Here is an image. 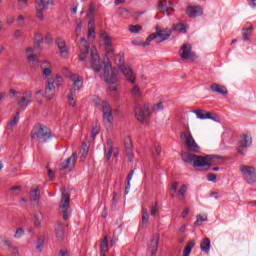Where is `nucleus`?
<instances>
[{"instance_id":"obj_29","label":"nucleus","mask_w":256,"mask_h":256,"mask_svg":"<svg viewBox=\"0 0 256 256\" xmlns=\"http://www.w3.org/2000/svg\"><path fill=\"white\" fill-rule=\"evenodd\" d=\"M211 91H213V93H218L219 95H227V93H229L227 91V87L214 83L210 86Z\"/></svg>"},{"instance_id":"obj_24","label":"nucleus","mask_w":256,"mask_h":256,"mask_svg":"<svg viewBox=\"0 0 256 256\" xmlns=\"http://www.w3.org/2000/svg\"><path fill=\"white\" fill-rule=\"evenodd\" d=\"M186 13L188 17H201L203 15V9L200 6H188Z\"/></svg>"},{"instance_id":"obj_4","label":"nucleus","mask_w":256,"mask_h":256,"mask_svg":"<svg viewBox=\"0 0 256 256\" xmlns=\"http://www.w3.org/2000/svg\"><path fill=\"white\" fill-rule=\"evenodd\" d=\"M30 137L31 139H38L41 143H47V140L51 139V130L47 126L36 125L32 129Z\"/></svg>"},{"instance_id":"obj_43","label":"nucleus","mask_w":256,"mask_h":256,"mask_svg":"<svg viewBox=\"0 0 256 256\" xmlns=\"http://www.w3.org/2000/svg\"><path fill=\"white\" fill-rule=\"evenodd\" d=\"M41 219H42L41 213H36L34 215V227H41Z\"/></svg>"},{"instance_id":"obj_8","label":"nucleus","mask_w":256,"mask_h":256,"mask_svg":"<svg viewBox=\"0 0 256 256\" xmlns=\"http://www.w3.org/2000/svg\"><path fill=\"white\" fill-rule=\"evenodd\" d=\"M49 5H53V0H36V17L39 21L45 19V12L49 9Z\"/></svg>"},{"instance_id":"obj_56","label":"nucleus","mask_w":256,"mask_h":256,"mask_svg":"<svg viewBox=\"0 0 256 256\" xmlns=\"http://www.w3.org/2000/svg\"><path fill=\"white\" fill-rule=\"evenodd\" d=\"M27 61L29 63H35L37 61V55L35 54H30L27 56Z\"/></svg>"},{"instance_id":"obj_6","label":"nucleus","mask_w":256,"mask_h":256,"mask_svg":"<svg viewBox=\"0 0 256 256\" xmlns=\"http://www.w3.org/2000/svg\"><path fill=\"white\" fill-rule=\"evenodd\" d=\"M119 70L111 67V62L104 63V79L108 84H115L119 81Z\"/></svg>"},{"instance_id":"obj_31","label":"nucleus","mask_w":256,"mask_h":256,"mask_svg":"<svg viewBox=\"0 0 256 256\" xmlns=\"http://www.w3.org/2000/svg\"><path fill=\"white\" fill-rule=\"evenodd\" d=\"M200 249L203 253H209L211 251V239L204 238L200 243Z\"/></svg>"},{"instance_id":"obj_25","label":"nucleus","mask_w":256,"mask_h":256,"mask_svg":"<svg viewBox=\"0 0 256 256\" xmlns=\"http://www.w3.org/2000/svg\"><path fill=\"white\" fill-rule=\"evenodd\" d=\"M192 113L196 115L197 119H201V120L211 119L212 121H215V118H213L212 116L213 114L203 109L193 110Z\"/></svg>"},{"instance_id":"obj_46","label":"nucleus","mask_w":256,"mask_h":256,"mask_svg":"<svg viewBox=\"0 0 256 256\" xmlns=\"http://www.w3.org/2000/svg\"><path fill=\"white\" fill-rule=\"evenodd\" d=\"M25 235V229L23 228H17L15 234H14V239H21Z\"/></svg>"},{"instance_id":"obj_54","label":"nucleus","mask_w":256,"mask_h":256,"mask_svg":"<svg viewBox=\"0 0 256 256\" xmlns=\"http://www.w3.org/2000/svg\"><path fill=\"white\" fill-rule=\"evenodd\" d=\"M163 102H159L153 106V111H163Z\"/></svg>"},{"instance_id":"obj_13","label":"nucleus","mask_w":256,"mask_h":256,"mask_svg":"<svg viewBox=\"0 0 256 256\" xmlns=\"http://www.w3.org/2000/svg\"><path fill=\"white\" fill-rule=\"evenodd\" d=\"M70 203H71V196L69 195V193H63L62 199L60 201V209H63L62 215H63L64 221H67V219H69V211H67V209H69Z\"/></svg>"},{"instance_id":"obj_47","label":"nucleus","mask_w":256,"mask_h":256,"mask_svg":"<svg viewBox=\"0 0 256 256\" xmlns=\"http://www.w3.org/2000/svg\"><path fill=\"white\" fill-rule=\"evenodd\" d=\"M89 154V151H88V147H87V144L83 143L82 144V147L80 149V155L82 157H87V155Z\"/></svg>"},{"instance_id":"obj_34","label":"nucleus","mask_w":256,"mask_h":256,"mask_svg":"<svg viewBox=\"0 0 256 256\" xmlns=\"http://www.w3.org/2000/svg\"><path fill=\"white\" fill-rule=\"evenodd\" d=\"M55 234H56V237L58 239V241H63V237H64V232H63V224L61 223H57L55 225Z\"/></svg>"},{"instance_id":"obj_5","label":"nucleus","mask_w":256,"mask_h":256,"mask_svg":"<svg viewBox=\"0 0 256 256\" xmlns=\"http://www.w3.org/2000/svg\"><path fill=\"white\" fill-rule=\"evenodd\" d=\"M241 175L248 185H256V169L253 166L241 164Z\"/></svg>"},{"instance_id":"obj_26","label":"nucleus","mask_w":256,"mask_h":256,"mask_svg":"<svg viewBox=\"0 0 256 256\" xmlns=\"http://www.w3.org/2000/svg\"><path fill=\"white\" fill-rule=\"evenodd\" d=\"M104 153L106 161H110L113 155V140L107 139L106 144L104 145Z\"/></svg>"},{"instance_id":"obj_53","label":"nucleus","mask_w":256,"mask_h":256,"mask_svg":"<svg viewBox=\"0 0 256 256\" xmlns=\"http://www.w3.org/2000/svg\"><path fill=\"white\" fill-rule=\"evenodd\" d=\"M124 147H125V150L131 149L132 145H131V138L130 137L125 138Z\"/></svg>"},{"instance_id":"obj_18","label":"nucleus","mask_w":256,"mask_h":256,"mask_svg":"<svg viewBox=\"0 0 256 256\" xmlns=\"http://www.w3.org/2000/svg\"><path fill=\"white\" fill-rule=\"evenodd\" d=\"M89 55V44L85 38L80 39V54L78 56V60L83 61L87 59Z\"/></svg>"},{"instance_id":"obj_3","label":"nucleus","mask_w":256,"mask_h":256,"mask_svg":"<svg viewBox=\"0 0 256 256\" xmlns=\"http://www.w3.org/2000/svg\"><path fill=\"white\" fill-rule=\"evenodd\" d=\"M171 35H173V30L169 28L161 29V27L156 26V33L149 35L146 38V42L140 43V46L147 47V45H150L151 41H154V39L158 37H160L161 40L157 43H163V41H167V39H169Z\"/></svg>"},{"instance_id":"obj_49","label":"nucleus","mask_w":256,"mask_h":256,"mask_svg":"<svg viewBox=\"0 0 256 256\" xmlns=\"http://www.w3.org/2000/svg\"><path fill=\"white\" fill-rule=\"evenodd\" d=\"M157 210H158L157 202H154L151 207L150 215H152V217H157Z\"/></svg>"},{"instance_id":"obj_45","label":"nucleus","mask_w":256,"mask_h":256,"mask_svg":"<svg viewBox=\"0 0 256 256\" xmlns=\"http://www.w3.org/2000/svg\"><path fill=\"white\" fill-rule=\"evenodd\" d=\"M141 29H143V27L139 24L129 26L130 33H139V31H141Z\"/></svg>"},{"instance_id":"obj_33","label":"nucleus","mask_w":256,"mask_h":256,"mask_svg":"<svg viewBox=\"0 0 256 256\" xmlns=\"http://www.w3.org/2000/svg\"><path fill=\"white\" fill-rule=\"evenodd\" d=\"M108 252H109V237L104 236L100 244V253H104L107 255Z\"/></svg>"},{"instance_id":"obj_21","label":"nucleus","mask_w":256,"mask_h":256,"mask_svg":"<svg viewBox=\"0 0 256 256\" xmlns=\"http://www.w3.org/2000/svg\"><path fill=\"white\" fill-rule=\"evenodd\" d=\"M56 45L60 51L61 57L63 59H67V57H69V50H67V44L65 43V40L62 38H57Z\"/></svg>"},{"instance_id":"obj_16","label":"nucleus","mask_w":256,"mask_h":256,"mask_svg":"<svg viewBox=\"0 0 256 256\" xmlns=\"http://www.w3.org/2000/svg\"><path fill=\"white\" fill-rule=\"evenodd\" d=\"M252 143H253V140H252L251 136H249V134H242L240 141H239L238 153L240 155H245V153L241 149L251 147Z\"/></svg>"},{"instance_id":"obj_12","label":"nucleus","mask_w":256,"mask_h":256,"mask_svg":"<svg viewBox=\"0 0 256 256\" xmlns=\"http://www.w3.org/2000/svg\"><path fill=\"white\" fill-rule=\"evenodd\" d=\"M90 65L95 73H100L103 69V64L101 63V58L97 54V50H92L90 54Z\"/></svg>"},{"instance_id":"obj_23","label":"nucleus","mask_w":256,"mask_h":256,"mask_svg":"<svg viewBox=\"0 0 256 256\" xmlns=\"http://www.w3.org/2000/svg\"><path fill=\"white\" fill-rule=\"evenodd\" d=\"M41 199V191L39 188H34L30 191V203L34 207H37L39 205V200Z\"/></svg>"},{"instance_id":"obj_40","label":"nucleus","mask_w":256,"mask_h":256,"mask_svg":"<svg viewBox=\"0 0 256 256\" xmlns=\"http://www.w3.org/2000/svg\"><path fill=\"white\" fill-rule=\"evenodd\" d=\"M95 35V22L93 20H90L88 22V39H91Z\"/></svg>"},{"instance_id":"obj_48","label":"nucleus","mask_w":256,"mask_h":256,"mask_svg":"<svg viewBox=\"0 0 256 256\" xmlns=\"http://www.w3.org/2000/svg\"><path fill=\"white\" fill-rule=\"evenodd\" d=\"M44 245H45V241L43 239L39 238L37 245H36V251H39V253H41L43 251Z\"/></svg>"},{"instance_id":"obj_63","label":"nucleus","mask_w":256,"mask_h":256,"mask_svg":"<svg viewBox=\"0 0 256 256\" xmlns=\"http://www.w3.org/2000/svg\"><path fill=\"white\" fill-rule=\"evenodd\" d=\"M68 102L75 100V90H70V94L67 97Z\"/></svg>"},{"instance_id":"obj_11","label":"nucleus","mask_w":256,"mask_h":256,"mask_svg":"<svg viewBox=\"0 0 256 256\" xmlns=\"http://www.w3.org/2000/svg\"><path fill=\"white\" fill-rule=\"evenodd\" d=\"M75 165H77V152L72 153V155L66 159L64 162L60 163L58 165V168L60 171H73L75 168Z\"/></svg>"},{"instance_id":"obj_52","label":"nucleus","mask_w":256,"mask_h":256,"mask_svg":"<svg viewBox=\"0 0 256 256\" xmlns=\"http://www.w3.org/2000/svg\"><path fill=\"white\" fill-rule=\"evenodd\" d=\"M207 179L211 183H217V174L210 173L208 174Z\"/></svg>"},{"instance_id":"obj_60","label":"nucleus","mask_w":256,"mask_h":256,"mask_svg":"<svg viewBox=\"0 0 256 256\" xmlns=\"http://www.w3.org/2000/svg\"><path fill=\"white\" fill-rule=\"evenodd\" d=\"M126 155L129 161H133V151L131 150V148L126 150Z\"/></svg>"},{"instance_id":"obj_39","label":"nucleus","mask_w":256,"mask_h":256,"mask_svg":"<svg viewBox=\"0 0 256 256\" xmlns=\"http://www.w3.org/2000/svg\"><path fill=\"white\" fill-rule=\"evenodd\" d=\"M186 193H187V185L183 184L177 192L179 201H183V199H185Z\"/></svg>"},{"instance_id":"obj_7","label":"nucleus","mask_w":256,"mask_h":256,"mask_svg":"<svg viewBox=\"0 0 256 256\" xmlns=\"http://www.w3.org/2000/svg\"><path fill=\"white\" fill-rule=\"evenodd\" d=\"M180 137L185 139V145L187 146L188 151H191L192 153H201V148L197 142H195V138H193V134H191L189 128H187V134L182 132Z\"/></svg>"},{"instance_id":"obj_30","label":"nucleus","mask_w":256,"mask_h":256,"mask_svg":"<svg viewBox=\"0 0 256 256\" xmlns=\"http://www.w3.org/2000/svg\"><path fill=\"white\" fill-rule=\"evenodd\" d=\"M99 39H100L101 43H104L105 47H111V45H112L111 37L109 36V34H107V32L105 30H102L100 32Z\"/></svg>"},{"instance_id":"obj_41","label":"nucleus","mask_w":256,"mask_h":256,"mask_svg":"<svg viewBox=\"0 0 256 256\" xmlns=\"http://www.w3.org/2000/svg\"><path fill=\"white\" fill-rule=\"evenodd\" d=\"M34 44L38 47L43 44V34H41L40 32H36L34 34Z\"/></svg>"},{"instance_id":"obj_42","label":"nucleus","mask_w":256,"mask_h":256,"mask_svg":"<svg viewBox=\"0 0 256 256\" xmlns=\"http://www.w3.org/2000/svg\"><path fill=\"white\" fill-rule=\"evenodd\" d=\"M142 223L145 225L146 223H149V212L147 208L142 209Z\"/></svg>"},{"instance_id":"obj_55","label":"nucleus","mask_w":256,"mask_h":256,"mask_svg":"<svg viewBox=\"0 0 256 256\" xmlns=\"http://www.w3.org/2000/svg\"><path fill=\"white\" fill-rule=\"evenodd\" d=\"M6 23H7V25H13V23H15V16L8 15L6 17Z\"/></svg>"},{"instance_id":"obj_2","label":"nucleus","mask_w":256,"mask_h":256,"mask_svg":"<svg viewBox=\"0 0 256 256\" xmlns=\"http://www.w3.org/2000/svg\"><path fill=\"white\" fill-rule=\"evenodd\" d=\"M94 105L99 107L102 111L103 119L107 121L110 125L113 124V108H111V104L106 100H101V98L94 96L93 98Z\"/></svg>"},{"instance_id":"obj_37","label":"nucleus","mask_w":256,"mask_h":256,"mask_svg":"<svg viewBox=\"0 0 256 256\" xmlns=\"http://www.w3.org/2000/svg\"><path fill=\"white\" fill-rule=\"evenodd\" d=\"M114 62L118 65V68L121 65H125V54L120 52L118 55L115 56Z\"/></svg>"},{"instance_id":"obj_9","label":"nucleus","mask_w":256,"mask_h":256,"mask_svg":"<svg viewBox=\"0 0 256 256\" xmlns=\"http://www.w3.org/2000/svg\"><path fill=\"white\" fill-rule=\"evenodd\" d=\"M118 69L124 75L128 83H131L132 85L137 83V75H135V72H133V69H131L129 64L121 65Z\"/></svg>"},{"instance_id":"obj_51","label":"nucleus","mask_w":256,"mask_h":256,"mask_svg":"<svg viewBox=\"0 0 256 256\" xmlns=\"http://www.w3.org/2000/svg\"><path fill=\"white\" fill-rule=\"evenodd\" d=\"M25 22V17L23 15H19L16 19V25L17 27H21L23 23Z\"/></svg>"},{"instance_id":"obj_50","label":"nucleus","mask_w":256,"mask_h":256,"mask_svg":"<svg viewBox=\"0 0 256 256\" xmlns=\"http://www.w3.org/2000/svg\"><path fill=\"white\" fill-rule=\"evenodd\" d=\"M95 12V4L94 3H92V4H90V6H89V8H88V17L90 18V19H93V13Z\"/></svg>"},{"instance_id":"obj_15","label":"nucleus","mask_w":256,"mask_h":256,"mask_svg":"<svg viewBox=\"0 0 256 256\" xmlns=\"http://www.w3.org/2000/svg\"><path fill=\"white\" fill-rule=\"evenodd\" d=\"M51 91H55V79L54 78H48L46 82V88L44 90L45 99L48 101H51L53 97H55V94L51 93Z\"/></svg>"},{"instance_id":"obj_62","label":"nucleus","mask_w":256,"mask_h":256,"mask_svg":"<svg viewBox=\"0 0 256 256\" xmlns=\"http://www.w3.org/2000/svg\"><path fill=\"white\" fill-rule=\"evenodd\" d=\"M26 55H27V57L29 56V55H34V53H35V48H33V47H28V48H26Z\"/></svg>"},{"instance_id":"obj_61","label":"nucleus","mask_w":256,"mask_h":256,"mask_svg":"<svg viewBox=\"0 0 256 256\" xmlns=\"http://www.w3.org/2000/svg\"><path fill=\"white\" fill-rule=\"evenodd\" d=\"M63 81V78L61 76L57 75L56 76V81H54L56 87H61V82Z\"/></svg>"},{"instance_id":"obj_10","label":"nucleus","mask_w":256,"mask_h":256,"mask_svg":"<svg viewBox=\"0 0 256 256\" xmlns=\"http://www.w3.org/2000/svg\"><path fill=\"white\" fill-rule=\"evenodd\" d=\"M150 116L151 112L149 110V105L145 104L144 107L137 106L135 108V117L140 123H145Z\"/></svg>"},{"instance_id":"obj_22","label":"nucleus","mask_w":256,"mask_h":256,"mask_svg":"<svg viewBox=\"0 0 256 256\" xmlns=\"http://www.w3.org/2000/svg\"><path fill=\"white\" fill-rule=\"evenodd\" d=\"M148 251L151 253V255H155V253L159 251V234H155L150 240Z\"/></svg>"},{"instance_id":"obj_28","label":"nucleus","mask_w":256,"mask_h":256,"mask_svg":"<svg viewBox=\"0 0 256 256\" xmlns=\"http://www.w3.org/2000/svg\"><path fill=\"white\" fill-rule=\"evenodd\" d=\"M19 119H21V112L17 111L12 115V119L8 122L7 128L11 131L15 129V126L19 123Z\"/></svg>"},{"instance_id":"obj_59","label":"nucleus","mask_w":256,"mask_h":256,"mask_svg":"<svg viewBox=\"0 0 256 256\" xmlns=\"http://www.w3.org/2000/svg\"><path fill=\"white\" fill-rule=\"evenodd\" d=\"M45 42H46L48 45H51V44L53 43V35H51V33H48V34L46 35Z\"/></svg>"},{"instance_id":"obj_35","label":"nucleus","mask_w":256,"mask_h":256,"mask_svg":"<svg viewBox=\"0 0 256 256\" xmlns=\"http://www.w3.org/2000/svg\"><path fill=\"white\" fill-rule=\"evenodd\" d=\"M131 96L133 99H141V97H143V92H141V87H139V85L132 87Z\"/></svg>"},{"instance_id":"obj_64","label":"nucleus","mask_w":256,"mask_h":256,"mask_svg":"<svg viewBox=\"0 0 256 256\" xmlns=\"http://www.w3.org/2000/svg\"><path fill=\"white\" fill-rule=\"evenodd\" d=\"M248 5L252 8L255 9L256 7V0H247Z\"/></svg>"},{"instance_id":"obj_32","label":"nucleus","mask_w":256,"mask_h":256,"mask_svg":"<svg viewBox=\"0 0 256 256\" xmlns=\"http://www.w3.org/2000/svg\"><path fill=\"white\" fill-rule=\"evenodd\" d=\"M0 247H5L7 249H15L17 251V247L13 246V242L6 237H0Z\"/></svg>"},{"instance_id":"obj_36","label":"nucleus","mask_w":256,"mask_h":256,"mask_svg":"<svg viewBox=\"0 0 256 256\" xmlns=\"http://www.w3.org/2000/svg\"><path fill=\"white\" fill-rule=\"evenodd\" d=\"M251 35H253V27L242 29L243 41H249L251 39Z\"/></svg>"},{"instance_id":"obj_27","label":"nucleus","mask_w":256,"mask_h":256,"mask_svg":"<svg viewBox=\"0 0 256 256\" xmlns=\"http://www.w3.org/2000/svg\"><path fill=\"white\" fill-rule=\"evenodd\" d=\"M40 67L43 70L42 75L44 79H47V77H49L53 73V69H51V64L47 60L43 61Z\"/></svg>"},{"instance_id":"obj_57","label":"nucleus","mask_w":256,"mask_h":256,"mask_svg":"<svg viewBox=\"0 0 256 256\" xmlns=\"http://www.w3.org/2000/svg\"><path fill=\"white\" fill-rule=\"evenodd\" d=\"M179 186V183L175 182L171 186V197H175V194L177 192V187ZM174 192V193H173Z\"/></svg>"},{"instance_id":"obj_20","label":"nucleus","mask_w":256,"mask_h":256,"mask_svg":"<svg viewBox=\"0 0 256 256\" xmlns=\"http://www.w3.org/2000/svg\"><path fill=\"white\" fill-rule=\"evenodd\" d=\"M70 79L73 83L71 91H74V93L76 91H81V88L83 87V78H81V76H79L78 74H72L70 76Z\"/></svg>"},{"instance_id":"obj_44","label":"nucleus","mask_w":256,"mask_h":256,"mask_svg":"<svg viewBox=\"0 0 256 256\" xmlns=\"http://www.w3.org/2000/svg\"><path fill=\"white\" fill-rule=\"evenodd\" d=\"M196 218L197 221L194 222V227H199V223H201V221H208L207 215H197Z\"/></svg>"},{"instance_id":"obj_1","label":"nucleus","mask_w":256,"mask_h":256,"mask_svg":"<svg viewBox=\"0 0 256 256\" xmlns=\"http://www.w3.org/2000/svg\"><path fill=\"white\" fill-rule=\"evenodd\" d=\"M182 161L187 163L188 165H193V167H207L209 169L210 165H217L219 161H221V156L217 155H208V156H199L195 154L182 153L181 154Z\"/></svg>"},{"instance_id":"obj_17","label":"nucleus","mask_w":256,"mask_h":256,"mask_svg":"<svg viewBox=\"0 0 256 256\" xmlns=\"http://www.w3.org/2000/svg\"><path fill=\"white\" fill-rule=\"evenodd\" d=\"M157 9H159L161 13L171 15V13H173V3L169 0H160L157 4Z\"/></svg>"},{"instance_id":"obj_58","label":"nucleus","mask_w":256,"mask_h":256,"mask_svg":"<svg viewBox=\"0 0 256 256\" xmlns=\"http://www.w3.org/2000/svg\"><path fill=\"white\" fill-rule=\"evenodd\" d=\"M99 135V128L98 127H93L92 132H91V137L92 139H95Z\"/></svg>"},{"instance_id":"obj_19","label":"nucleus","mask_w":256,"mask_h":256,"mask_svg":"<svg viewBox=\"0 0 256 256\" xmlns=\"http://www.w3.org/2000/svg\"><path fill=\"white\" fill-rule=\"evenodd\" d=\"M23 97L18 101L17 105L20 106L21 109H27L29 105H31V98L33 97V92L26 91L23 92Z\"/></svg>"},{"instance_id":"obj_38","label":"nucleus","mask_w":256,"mask_h":256,"mask_svg":"<svg viewBox=\"0 0 256 256\" xmlns=\"http://www.w3.org/2000/svg\"><path fill=\"white\" fill-rule=\"evenodd\" d=\"M172 29L173 31H178L179 33H187V25H185V23L173 25Z\"/></svg>"},{"instance_id":"obj_14","label":"nucleus","mask_w":256,"mask_h":256,"mask_svg":"<svg viewBox=\"0 0 256 256\" xmlns=\"http://www.w3.org/2000/svg\"><path fill=\"white\" fill-rule=\"evenodd\" d=\"M193 49V47L189 44H184L181 47V51L182 53L180 54V57L183 61H195V59H197V54H195V52L191 51Z\"/></svg>"}]
</instances>
